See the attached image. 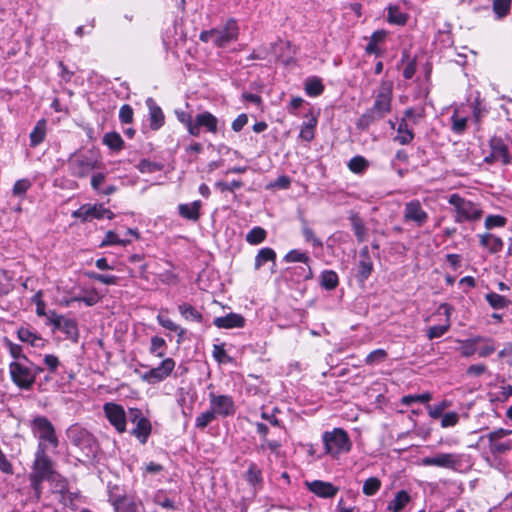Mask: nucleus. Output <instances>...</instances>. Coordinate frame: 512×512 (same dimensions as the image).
<instances>
[{
  "mask_svg": "<svg viewBox=\"0 0 512 512\" xmlns=\"http://www.w3.org/2000/svg\"><path fill=\"white\" fill-rule=\"evenodd\" d=\"M239 37V26L234 18L228 19L223 25L200 33L199 39L204 43L211 42L215 47L223 48L235 42Z\"/></svg>",
  "mask_w": 512,
  "mask_h": 512,
  "instance_id": "f257e3e1",
  "label": "nucleus"
},
{
  "mask_svg": "<svg viewBox=\"0 0 512 512\" xmlns=\"http://www.w3.org/2000/svg\"><path fill=\"white\" fill-rule=\"evenodd\" d=\"M31 431L38 439L37 449L48 450L49 447L57 448L59 439L52 422L45 416H36L31 421Z\"/></svg>",
  "mask_w": 512,
  "mask_h": 512,
  "instance_id": "f03ea898",
  "label": "nucleus"
},
{
  "mask_svg": "<svg viewBox=\"0 0 512 512\" xmlns=\"http://www.w3.org/2000/svg\"><path fill=\"white\" fill-rule=\"evenodd\" d=\"M325 453L333 457L348 453L352 448L350 437L342 428H334L331 431H325L322 434Z\"/></svg>",
  "mask_w": 512,
  "mask_h": 512,
  "instance_id": "7ed1b4c3",
  "label": "nucleus"
},
{
  "mask_svg": "<svg viewBox=\"0 0 512 512\" xmlns=\"http://www.w3.org/2000/svg\"><path fill=\"white\" fill-rule=\"evenodd\" d=\"M448 203L455 208L457 223L476 221L482 216V210L475 203L462 198L459 194L450 195Z\"/></svg>",
  "mask_w": 512,
  "mask_h": 512,
  "instance_id": "20e7f679",
  "label": "nucleus"
},
{
  "mask_svg": "<svg viewBox=\"0 0 512 512\" xmlns=\"http://www.w3.org/2000/svg\"><path fill=\"white\" fill-rule=\"evenodd\" d=\"M12 382L21 390H31L34 385V372L30 370V360L12 361L9 364Z\"/></svg>",
  "mask_w": 512,
  "mask_h": 512,
  "instance_id": "39448f33",
  "label": "nucleus"
},
{
  "mask_svg": "<svg viewBox=\"0 0 512 512\" xmlns=\"http://www.w3.org/2000/svg\"><path fill=\"white\" fill-rule=\"evenodd\" d=\"M67 436L71 443L81 449L87 456L93 455L96 452V440L86 429L73 425L67 430Z\"/></svg>",
  "mask_w": 512,
  "mask_h": 512,
  "instance_id": "423d86ee",
  "label": "nucleus"
},
{
  "mask_svg": "<svg viewBox=\"0 0 512 512\" xmlns=\"http://www.w3.org/2000/svg\"><path fill=\"white\" fill-rule=\"evenodd\" d=\"M208 397L210 409L217 417L226 418L235 414L236 406L232 396L210 392Z\"/></svg>",
  "mask_w": 512,
  "mask_h": 512,
  "instance_id": "0eeeda50",
  "label": "nucleus"
},
{
  "mask_svg": "<svg viewBox=\"0 0 512 512\" xmlns=\"http://www.w3.org/2000/svg\"><path fill=\"white\" fill-rule=\"evenodd\" d=\"M129 417L131 422L135 424V428L131 432L132 435L142 444H145L152 429L150 421L143 416L142 411L138 408H131L129 410Z\"/></svg>",
  "mask_w": 512,
  "mask_h": 512,
  "instance_id": "6e6552de",
  "label": "nucleus"
},
{
  "mask_svg": "<svg viewBox=\"0 0 512 512\" xmlns=\"http://www.w3.org/2000/svg\"><path fill=\"white\" fill-rule=\"evenodd\" d=\"M47 450L36 449L35 459L30 475L49 480L54 474L53 462L46 454Z\"/></svg>",
  "mask_w": 512,
  "mask_h": 512,
  "instance_id": "1a4fd4ad",
  "label": "nucleus"
},
{
  "mask_svg": "<svg viewBox=\"0 0 512 512\" xmlns=\"http://www.w3.org/2000/svg\"><path fill=\"white\" fill-rule=\"evenodd\" d=\"M421 464L423 466H436L456 470L461 464V457L455 453H438L434 456L422 458Z\"/></svg>",
  "mask_w": 512,
  "mask_h": 512,
  "instance_id": "9d476101",
  "label": "nucleus"
},
{
  "mask_svg": "<svg viewBox=\"0 0 512 512\" xmlns=\"http://www.w3.org/2000/svg\"><path fill=\"white\" fill-rule=\"evenodd\" d=\"M103 411L110 424L119 433L126 431V413L121 405L108 402L104 404Z\"/></svg>",
  "mask_w": 512,
  "mask_h": 512,
  "instance_id": "9b49d317",
  "label": "nucleus"
},
{
  "mask_svg": "<svg viewBox=\"0 0 512 512\" xmlns=\"http://www.w3.org/2000/svg\"><path fill=\"white\" fill-rule=\"evenodd\" d=\"M175 367L172 358L164 359L157 367L151 368L142 375V379L149 384H156L166 379Z\"/></svg>",
  "mask_w": 512,
  "mask_h": 512,
  "instance_id": "f8f14e48",
  "label": "nucleus"
},
{
  "mask_svg": "<svg viewBox=\"0 0 512 512\" xmlns=\"http://www.w3.org/2000/svg\"><path fill=\"white\" fill-rule=\"evenodd\" d=\"M204 127L208 132L215 134L218 131V119L210 112L205 111L194 117L193 127H190V135L198 137L200 129Z\"/></svg>",
  "mask_w": 512,
  "mask_h": 512,
  "instance_id": "ddd939ff",
  "label": "nucleus"
},
{
  "mask_svg": "<svg viewBox=\"0 0 512 512\" xmlns=\"http://www.w3.org/2000/svg\"><path fill=\"white\" fill-rule=\"evenodd\" d=\"M392 88L388 83H382L375 97L373 106L374 111L383 117L391 111Z\"/></svg>",
  "mask_w": 512,
  "mask_h": 512,
  "instance_id": "4468645a",
  "label": "nucleus"
},
{
  "mask_svg": "<svg viewBox=\"0 0 512 512\" xmlns=\"http://www.w3.org/2000/svg\"><path fill=\"white\" fill-rule=\"evenodd\" d=\"M68 166L72 176L83 178L94 169L95 161L86 155H76L69 160Z\"/></svg>",
  "mask_w": 512,
  "mask_h": 512,
  "instance_id": "2eb2a0df",
  "label": "nucleus"
},
{
  "mask_svg": "<svg viewBox=\"0 0 512 512\" xmlns=\"http://www.w3.org/2000/svg\"><path fill=\"white\" fill-rule=\"evenodd\" d=\"M403 218L405 222H414L421 227L427 222L428 214L418 200H411L405 204Z\"/></svg>",
  "mask_w": 512,
  "mask_h": 512,
  "instance_id": "dca6fc26",
  "label": "nucleus"
},
{
  "mask_svg": "<svg viewBox=\"0 0 512 512\" xmlns=\"http://www.w3.org/2000/svg\"><path fill=\"white\" fill-rule=\"evenodd\" d=\"M18 339L23 342L30 344L35 348H43L46 345V340L41 337L32 327L30 326H21L17 330Z\"/></svg>",
  "mask_w": 512,
  "mask_h": 512,
  "instance_id": "f3484780",
  "label": "nucleus"
},
{
  "mask_svg": "<svg viewBox=\"0 0 512 512\" xmlns=\"http://www.w3.org/2000/svg\"><path fill=\"white\" fill-rule=\"evenodd\" d=\"M283 261L286 263L300 262L305 264L306 268H301L304 279H311L313 277V272L309 265L310 257L308 253L302 252L299 249H292L283 257Z\"/></svg>",
  "mask_w": 512,
  "mask_h": 512,
  "instance_id": "a211bd4d",
  "label": "nucleus"
},
{
  "mask_svg": "<svg viewBox=\"0 0 512 512\" xmlns=\"http://www.w3.org/2000/svg\"><path fill=\"white\" fill-rule=\"evenodd\" d=\"M306 485L309 491L321 498H332L339 491L338 487L334 486L332 483L321 480L306 482Z\"/></svg>",
  "mask_w": 512,
  "mask_h": 512,
  "instance_id": "6ab92c4d",
  "label": "nucleus"
},
{
  "mask_svg": "<svg viewBox=\"0 0 512 512\" xmlns=\"http://www.w3.org/2000/svg\"><path fill=\"white\" fill-rule=\"evenodd\" d=\"M108 501L113 506L115 512H137L135 502L125 495H116L111 491Z\"/></svg>",
  "mask_w": 512,
  "mask_h": 512,
  "instance_id": "aec40b11",
  "label": "nucleus"
},
{
  "mask_svg": "<svg viewBox=\"0 0 512 512\" xmlns=\"http://www.w3.org/2000/svg\"><path fill=\"white\" fill-rule=\"evenodd\" d=\"M213 324L220 329L242 328L245 325V318L237 313H229L225 316L216 317Z\"/></svg>",
  "mask_w": 512,
  "mask_h": 512,
  "instance_id": "412c9836",
  "label": "nucleus"
},
{
  "mask_svg": "<svg viewBox=\"0 0 512 512\" xmlns=\"http://www.w3.org/2000/svg\"><path fill=\"white\" fill-rule=\"evenodd\" d=\"M489 147L490 150L501 160L504 165L511 163L509 148L501 137H491L489 140Z\"/></svg>",
  "mask_w": 512,
  "mask_h": 512,
  "instance_id": "4be33fe9",
  "label": "nucleus"
},
{
  "mask_svg": "<svg viewBox=\"0 0 512 512\" xmlns=\"http://www.w3.org/2000/svg\"><path fill=\"white\" fill-rule=\"evenodd\" d=\"M360 261L358 263L357 278L360 282H365L373 271V262L368 252V248L364 247L360 251Z\"/></svg>",
  "mask_w": 512,
  "mask_h": 512,
  "instance_id": "5701e85b",
  "label": "nucleus"
},
{
  "mask_svg": "<svg viewBox=\"0 0 512 512\" xmlns=\"http://www.w3.org/2000/svg\"><path fill=\"white\" fill-rule=\"evenodd\" d=\"M146 105L149 109V122L152 130L160 129L165 123V117L162 109L156 104L154 99L148 98Z\"/></svg>",
  "mask_w": 512,
  "mask_h": 512,
  "instance_id": "b1692460",
  "label": "nucleus"
},
{
  "mask_svg": "<svg viewBox=\"0 0 512 512\" xmlns=\"http://www.w3.org/2000/svg\"><path fill=\"white\" fill-rule=\"evenodd\" d=\"M55 330L63 332L67 338L71 339L74 342L78 341L79 330L78 324L75 319L68 318L62 315L59 320V325L56 326Z\"/></svg>",
  "mask_w": 512,
  "mask_h": 512,
  "instance_id": "393cba45",
  "label": "nucleus"
},
{
  "mask_svg": "<svg viewBox=\"0 0 512 512\" xmlns=\"http://www.w3.org/2000/svg\"><path fill=\"white\" fill-rule=\"evenodd\" d=\"M106 214V208L103 206H82L80 209L74 212L73 216L81 218L83 221H90L94 218H104Z\"/></svg>",
  "mask_w": 512,
  "mask_h": 512,
  "instance_id": "a878e982",
  "label": "nucleus"
},
{
  "mask_svg": "<svg viewBox=\"0 0 512 512\" xmlns=\"http://www.w3.org/2000/svg\"><path fill=\"white\" fill-rule=\"evenodd\" d=\"M299 220L304 241L314 248H323L322 240L316 236L314 230L309 226L308 221L304 217H300Z\"/></svg>",
  "mask_w": 512,
  "mask_h": 512,
  "instance_id": "bb28decb",
  "label": "nucleus"
},
{
  "mask_svg": "<svg viewBox=\"0 0 512 512\" xmlns=\"http://www.w3.org/2000/svg\"><path fill=\"white\" fill-rule=\"evenodd\" d=\"M479 242L482 247L487 248L492 254L500 252L504 246L500 237L490 233L479 235Z\"/></svg>",
  "mask_w": 512,
  "mask_h": 512,
  "instance_id": "cd10ccee",
  "label": "nucleus"
},
{
  "mask_svg": "<svg viewBox=\"0 0 512 512\" xmlns=\"http://www.w3.org/2000/svg\"><path fill=\"white\" fill-rule=\"evenodd\" d=\"M202 203L200 200L193 201L188 204H180L178 206L179 214L188 220L196 221L200 217V209Z\"/></svg>",
  "mask_w": 512,
  "mask_h": 512,
  "instance_id": "c85d7f7f",
  "label": "nucleus"
},
{
  "mask_svg": "<svg viewBox=\"0 0 512 512\" xmlns=\"http://www.w3.org/2000/svg\"><path fill=\"white\" fill-rule=\"evenodd\" d=\"M410 499V495L405 490H400L389 502L387 509L391 512H400L410 502Z\"/></svg>",
  "mask_w": 512,
  "mask_h": 512,
  "instance_id": "c756f323",
  "label": "nucleus"
},
{
  "mask_svg": "<svg viewBox=\"0 0 512 512\" xmlns=\"http://www.w3.org/2000/svg\"><path fill=\"white\" fill-rule=\"evenodd\" d=\"M384 118L372 108L368 109L357 121V128L360 130H367L370 125Z\"/></svg>",
  "mask_w": 512,
  "mask_h": 512,
  "instance_id": "7c9ffc66",
  "label": "nucleus"
},
{
  "mask_svg": "<svg viewBox=\"0 0 512 512\" xmlns=\"http://www.w3.org/2000/svg\"><path fill=\"white\" fill-rule=\"evenodd\" d=\"M414 138V133L412 129L408 127L405 119H402L397 128V136L395 137V141H397L401 145L409 144Z\"/></svg>",
  "mask_w": 512,
  "mask_h": 512,
  "instance_id": "2f4dec72",
  "label": "nucleus"
},
{
  "mask_svg": "<svg viewBox=\"0 0 512 512\" xmlns=\"http://www.w3.org/2000/svg\"><path fill=\"white\" fill-rule=\"evenodd\" d=\"M178 311L186 320L195 321L197 323L203 322L202 314L192 305L182 303L178 306Z\"/></svg>",
  "mask_w": 512,
  "mask_h": 512,
  "instance_id": "473e14b6",
  "label": "nucleus"
},
{
  "mask_svg": "<svg viewBox=\"0 0 512 512\" xmlns=\"http://www.w3.org/2000/svg\"><path fill=\"white\" fill-rule=\"evenodd\" d=\"M46 135V121L44 119L39 120L34 129L30 133V145L32 147L38 146L43 142Z\"/></svg>",
  "mask_w": 512,
  "mask_h": 512,
  "instance_id": "72a5a7b5",
  "label": "nucleus"
},
{
  "mask_svg": "<svg viewBox=\"0 0 512 512\" xmlns=\"http://www.w3.org/2000/svg\"><path fill=\"white\" fill-rule=\"evenodd\" d=\"M339 284V278L335 271L325 270L320 275V285L325 290H334Z\"/></svg>",
  "mask_w": 512,
  "mask_h": 512,
  "instance_id": "f704fd0d",
  "label": "nucleus"
},
{
  "mask_svg": "<svg viewBox=\"0 0 512 512\" xmlns=\"http://www.w3.org/2000/svg\"><path fill=\"white\" fill-rule=\"evenodd\" d=\"M153 502L167 510H176L175 501L171 498L168 493L164 490H158L153 496Z\"/></svg>",
  "mask_w": 512,
  "mask_h": 512,
  "instance_id": "c9c22d12",
  "label": "nucleus"
},
{
  "mask_svg": "<svg viewBox=\"0 0 512 512\" xmlns=\"http://www.w3.org/2000/svg\"><path fill=\"white\" fill-rule=\"evenodd\" d=\"M276 260V252L270 247L261 248L255 257V270L260 269L266 262Z\"/></svg>",
  "mask_w": 512,
  "mask_h": 512,
  "instance_id": "e433bc0d",
  "label": "nucleus"
},
{
  "mask_svg": "<svg viewBox=\"0 0 512 512\" xmlns=\"http://www.w3.org/2000/svg\"><path fill=\"white\" fill-rule=\"evenodd\" d=\"M324 85L320 78L311 77L308 78L305 83V92L308 96L316 97L323 93Z\"/></svg>",
  "mask_w": 512,
  "mask_h": 512,
  "instance_id": "4c0bfd02",
  "label": "nucleus"
},
{
  "mask_svg": "<svg viewBox=\"0 0 512 512\" xmlns=\"http://www.w3.org/2000/svg\"><path fill=\"white\" fill-rule=\"evenodd\" d=\"M103 143L113 151H120L124 145L122 137L117 132L106 133L103 137Z\"/></svg>",
  "mask_w": 512,
  "mask_h": 512,
  "instance_id": "58836bf2",
  "label": "nucleus"
},
{
  "mask_svg": "<svg viewBox=\"0 0 512 512\" xmlns=\"http://www.w3.org/2000/svg\"><path fill=\"white\" fill-rule=\"evenodd\" d=\"M387 33L385 30H377L375 31L371 37H370V40L365 48L366 52L368 54H378L379 52V49H378V43L382 42L385 37H386Z\"/></svg>",
  "mask_w": 512,
  "mask_h": 512,
  "instance_id": "ea45409f",
  "label": "nucleus"
},
{
  "mask_svg": "<svg viewBox=\"0 0 512 512\" xmlns=\"http://www.w3.org/2000/svg\"><path fill=\"white\" fill-rule=\"evenodd\" d=\"M408 19L407 14L400 11V8L396 5H390L388 7V22L396 25L406 24Z\"/></svg>",
  "mask_w": 512,
  "mask_h": 512,
  "instance_id": "a19ab883",
  "label": "nucleus"
},
{
  "mask_svg": "<svg viewBox=\"0 0 512 512\" xmlns=\"http://www.w3.org/2000/svg\"><path fill=\"white\" fill-rule=\"evenodd\" d=\"M353 232L359 242H362L366 235V228L362 219L357 214H351L349 217Z\"/></svg>",
  "mask_w": 512,
  "mask_h": 512,
  "instance_id": "79ce46f5",
  "label": "nucleus"
},
{
  "mask_svg": "<svg viewBox=\"0 0 512 512\" xmlns=\"http://www.w3.org/2000/svg\"><path fill=\"white\" fill-rule=\"evenodd\" d=\"M316 125L317 119L315 117L304 122L301 126L299 137L306 142L312 141L314 139V129Z\"/></svg>",
  "mask_w": 512,
  "mask_h": 512,
  "instance_id": "37998d69",
  "label": "nucleus"
},
{
  "mask_svg": "<svg viewBox=\"0 0 512 512\" xmlns=\"http://www.w3.org/2000/svg\"><path fill=\"white\" fill-rule=\"evenodd\" d=\"M4 343L9 350L10 355L14 358V361H28L29 359L23 353V349L20 345L13 343L8 338L4 339Z\"/></svg>",
  "mask_w": 512,
  "mask_h": 512,
  "instance_id": "c03bdc74",
  "label": "nucleus"
},
{
  "mask_svg": "<svg viewBox=\"0 0 512 512\" xmlns=\"http://www.w3.org/2000/svg\"><path fill=\"white\" fill-rule=\"evenodd\" d=\"M246 480L253 486L262 483V471L255 463H250L246 473Z\"/></svg>",
  "mask_w": 512,
  "mask_h": 512,
  "instance_id": "a18cd8bd",
  "label": "nucleus"
},
{
  "mask_svg": "<svg viewBox=\"0 0 512 512\" xmlns=\"http://www.w3.org/2000/svg\"><path fill=\"white\" fill-rule=\"evenodd\" d=\"M137 169L143 174H151L155 172H159L163 169V164L158 162L149 161L147 159H142L137 164Z\"/></svg>",
  "mask_w": 512,
  "mask_h": 512,
  "instance_id": "49530a36",
  "label": "nucleus"
},
{
  "mask_svg": "<svg viewBox=\"0 0 512 512\" xmlns=\"http://www.w3.org/2000/svg\"><path fill=\"white\" fill-rule=\"evenodd\" d=\"M267 233L262 227H254L246 235V241L249 244L257 245L266 239Z\"/></svg>",
  "mask_w": 512,
  "mask_h": 512,
  "instance_id": "de8ad7c7",
  "label": "nucleus"
},
{
  "mask_svg": "<svg viewBox=\"0 0 512 512\" xmlns=\"http://www.w3.org/2000/svg\"><path fill=\"white\" fill-rule=\"evenodd\" d=\"M381 488V481L377 477H370L364 481L362 492L366 496L375 495Z\"/></svg>",
  "mask_w": 512,
  "mask_h": 512,
  "instance_id": "09e8293b",
  "label": "nucleus"
},
{
  "mask_svg": "<svg viewBox=\"0 0 512 512\" xmlns=\"http://www.w3.org/2000/svg\"><path fill=\"white\" fill-rule=\"evenodd\" d=\"M388 357L384 349H376L371 351L365 358V364L369 366L377 365L384 362Z\"/></svg>",
  "mask_w": 512,
  "mask_h": 512,
  "instance_id": "8fccbe9b",
  "label": "nucleus"
},
{
  "mask_svg": "<svg viewBox=\"0 0 512 512\" xmlns=\"http://www.w3.org/2000/svg\"><path fill=\"white\" fill-rule=\"evenodd\" d=\"M166 341L159 337L153 336L151 338L150 353L162 358L165 356Z\"/></svg>",
  "mask_w": 512,
  "mask_h": 512,
  "instance_id": "3c124183",
  "label": "nucleus"
},
{
  "mask_svg": "<svg viewBox=\"0 0 512 512\" xmlns=\"http://www.w3.org/2000/svg\"><path fill=\"white\" fill-rule=\"evenodd\" d=\"M158 323L165 329L178 332V336L181 339L185 334V329L180 328L176 323H174L170 318L165 317L161 314L157 316Z\"/></svg>",
  "mask_w": 512,
  "mask_h": 512,
  "instance_id": "603ef678",
  "label": "nucleus"
},
{
  "mask_svg": "<svg viewBox=\"0 0 512 512\" xmlns=\"http://www.w3.org/2000/svg\"><path fill=\"white\" fill-rule=\"evenodd\" d=\"M217 416L209 408L207 411L198 415L195 419V427L198 429H205L210 423H212Z\"/></svg>",
  "mask_w": 512,
  "mask_h": 512,
  "instance_id": "864d4df0",
  "label": "nucleus"
},
{
  "mask_svg": "<svg viewBox=\"0 0 512 512\" xmlns=\"http://www.w3.org/2000/svg\"><path fill=\"white\" fill-rule=\"evenodd\" d=\"M467 121L466 117H459L458 112L455 111L451 116V130L458 135L463 134L467 128Z\"/></svg>",
  "mask_w": 512,
  "mask_h": 512,
  "instance_id": "5fc2aeb1",
  "label": "nucleus"
},
{
  "mask_svg": "<svg viewBox=\"0 0 512 512\" xmlns=\"http://www.w3.org/2000/svg\"><path fill=\"white\" fill-rule=\"evenodd\" d=\"M129 240H123L118 237V235L113 231H108L100 243L101 247L111 246V245H122L125 246L129 243Z\"/></svg>",
  "mask_w": 512,
  "mask_h": 512,
  "instance_id": "6e6d98bb",
  "label": "nucleus"
},
{
  "mask_svg": "<svg viewBox=\"0 0 512 512\" xmlns=\"http://www.w3.org/2000/svg\"><path fill=\"white\" fill-rule=\"evenodd\" d=\"M431 398L432 396L428 392L418 395H405L401 398V403L406 406L412 405L415 402L428 403Z\"/></svg>",
  "mask_w": 512,
  "mask_h": 512,
  "instance_id": "4d7b16f0",
  "label": "nucleus"
},
{
  "mask_svg": "<svg viewBox=\"0 0 512 512\" xmlns=\"http://www.w3.org/2000/svg\"><path fill=\"white\" fill-rule=\"evenodd\" d=\"M348 167L354 173H362L368 168V161L362 156H355L350 159Z\"/></svg>",
  "mask_w": 512,
  "mask_h": 512,
  "instance_id": "13d9d810",
  "label": "nucleus"
},
{
  "mask_svg": "<svg viewBox=\"0 0 512 512\" xmlns=\"http://www.w3.org/2000/svg\"><path fill=\"white\" fill-rule=\"evenodd\" d=\"M512 448V442H500V441H492L489 442V450L493 455H501L505 454Z\"/></svg>",
  "mask_w": 512,
  "mask_h": 512,
  "instance_id": "bf43d9fd",
  "label": "nucleus"
},
{
  "mask_svg": "<svg viewBox=\"0 0 512 512\" xmlns=\"http://www.w3.org/2000/svg\"><path fill=\"white\" fill-rule=\"evenodd\" d=\"M487 302L495 309H502L507 306L508 300L497 293L491 292L486 295Z\"/></svg>",
  "mask_w": 512,
  "mask_h": 512,
  "instance_id": "052dcab7",
  "label": "nucleus"
},
{
  "mask_svg": "<svg viewBox=\"0 0 512 512\" xmlns=\"http://www.w3.org/2000/svg\"><path fill=\"white\" fill-rule=\"evenodd\" d=\"M451 323H445L443 325L431 326L427 330V337L429 340L442 337L449 329Z\"/></svg>",
  "mask_w": 512,
  "mask_h": 512,
  "instance_id": "680f3d73",
  "label": "nucleus"
},
{
  "mask_svg": "<svg viewBox=\"0 0 512 512\" xmlns=\"http://www.w3.org/2000/svg\"><path fill=\"white\" fill-rule=\"evenodd\" d=\"M511 7V0H494L493 10L498 17H504L508 14Z\"/></svg>",
  "mask_w": 512,
  "mask_h": 512,
  "instance_id": "e2e57ef3",
  "label": "nucleus"
},
{
  "mask_svg": "<svg viewBox=\"0 0 512 512\" xmlns=\"http://www.w3.org/2000/svg\"><path fill=\"white\" fill-rule=\"evenodd\" d=\"M87 276L90 279H93L95 281H98V282H100L102 284H106V285H115V284H117V281H118V277L115 275H103V274H99L96 272H88Z\"/></svg>",
  "mask_w": 512,
  "mask_h": 512,
  "instance_id": "0e129e2a",
  "label": "nucleus"
},
{
  "mask_svg": "<svg viewBox=\"0 0 512 512\" xmlns=\"http://www.w3.org/2000/svg\"><path fill=\"white\" fill-rule=\"evenodd\" d=\"M507 219L501 215H488L485 219V228L490 230L495 227H504Z\"/></svg>",
  "mask_w": 512,
  "mask_h": 512,
  "instance_id": "69168bd1",
  "label": "nucleus"
},
{
  "mask_svg": "<svg viewBox=\"0 0 512 512\" xmlns=\"http://www.w3.org/2000/svg\"><path fill=\"white\" fill-rule=\"evenodd\" d=\"M450 406V402L447 400L441 401L437 405H427L428 414L431 418L437 419L440 416H443V411Z\"/></svg>",
  "mask_w": 512,
  "mask_h": 512,
  "instance_id": "338daca9",
  "label": "nucleus"
},
{
  "mask_svg": "<svg viewBox=\"0 0 512 512\" xmlns=\"http://www.w3.org/2000/svg\"><path fill=\"white\" fill-rule=\"evenodd\" d=\"M30 187L31 182L28 179H20L15 182L12 193L14 196L23 197Z\"/></svg>",
  "mask_w": 512,
  "mask_h": 512,
  "instance_id": "774afa93",
  "label": "nucleus"
}]
</instances>
